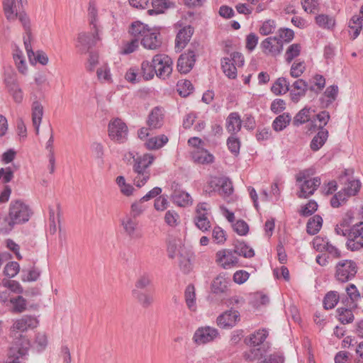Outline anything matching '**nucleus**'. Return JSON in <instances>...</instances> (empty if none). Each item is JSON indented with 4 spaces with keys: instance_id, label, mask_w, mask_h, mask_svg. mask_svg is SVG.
<instances>
[{
    "instance_id": "obj_1",
    "label": "nucleus",
    "mask_w": 363,
    "mask_h": 363,
    "mask_svg": "<svg viewBox=\"0 0 363 363\" xmlns=\"http://www.w3.org/2000/svg\"><path fill=\"white\" fill-rule=\"evenodd\" d=\"M32 214L30 207L21 199L13 200L10 203L9 216L4 220L8 226L1 228L4 233L11 231L15 225L26 223Z\"/></svg>"
},
{
    "instance_id": "obj_2",
    "label": "nucleus",
    "mask_w": 363,
    "mask_h": 363,
    "mask_svg": "<svg viewBox=\"0 0 363 363\" xmlns=\"http://www.w3.org/2000/svg\"><path fill=\"white\" fill-rule=\"evenodd\" d=\"M155 157L151 154H144L140 156L133 157V182L140 188L144 186L150 177L149 167L152 164Z\"/></svg>"
},
{
    "instance_id": "obj_3",
    "label": "nucleus",
    "mask_w": 363,
    "mask_h": 363,
    "mask_svg": "<svg viewBox=\"0 0 363 363\" xmlns=\"http://www.w3.org/2000/svg\"><path fill=\"white\" fill-rule=\"evenodd\" d=\"M30 348L29 340L22 335H19L11 342L8 351V359L6 363H21L23 359L27 355Z\"/></svg>"
},
{
    "instance_id": "obj_4",
    "label": "nucleus",
    "mask_w": 363,
    "mask_h": 363,
    "mask_svg": "<svg viewBox=\"0 0 363 363\" xmlns=\"http://www.w3.org/2000/svg\"><path fill=\"white\" fill-rule=\"evenodd\" d=\"M108 133L110 139L116 143H124L128 140V128L126 123L119 118L110 121L108 125Z\"/></svg>"
},
{
    "instance_id": "obj_5",
    "label": "nucleus",
    "mask_w": 363,
    "mask_h": 363,
    "mask_svg": "<svg viewBox=\"0 0 363 363\" xmlns=\"http://www.w3.org/2000/svg\"><path fill=\"white\" fill-rule=\"evenodd\" d=\"M296 182L298 183L299 191L296 195L300 199H306L314 194L321 184L318 177L312 179H306L304 174H299L296 177Z\"/></svg>"
},
{
    "instance_id": "obj_6",
    "label": "nucleus",
    "mask_w": 363,
    "mask_h": 363,
    "mask_svg": "<svg viewBox=\"0 0 363 363\" xmlns=\"http://www.w3.org/2000/svg\"><path fill=\"white\" fill-rule=\"evenodd\" d=\"M335 269L337 280L345 283L350 281L355 277L357 272V266L352 260L344 259L337 262Z\"/></svg>"
},
{
    "instance_id": "obj_7",
    "label": "nucleus",
    "mask_w": 363,
    "mask_h": 363,
    "mask_svg": "<svg viewBox=\"0 0 363 363\" xmlns=\"http://www.w3.org/2000/svg\"><path fill=\"white\" fill-rule=\"evenodd\" d=\"M220 337V333L217 328L206 325L196 330L192 340L195 344L203 345L213 342Z\"/></svg>"
},
{
    "instance_id": "obj_8",
    "label": "nucleus",
    "mask_w": 363,
    "mask_h": 363,
    "mask_svg": "<svg viewBox=\"0 0 363 363\" xmlns=\"http://www.w3.org/2000/svg\"><path fill=\"white\" fill-rule=\"evenodd\" d=\"M152 62L156 70V74L160 78L165 79L172 72V60L165 54L155 55Z\"/></svg>"
},
{
    "instance_id": "obj_9",
    "label": "nucleus",
    "mask_w": 363,
    "mask_h": 363,
    "mask_svg": "<svg viewBox=\"0 0 363 363\" xmlns=\"http://www.w3.org/2000/svg\"><path fill=\"white\" fill-rule=\"evenodd\" d=\"M216 262L225 269L239 267L238 257L234 250L223 249L216 253Z\"/></svg>"
},
{
    "instance_id": "obj_10",
    "label": "nucleus",
    "mask_w": 363,
    "mask_h": 363,
    "mask_svg": "<svg viewBox=\"0 0 363 363\" xmlns=\"http://www.w3.org/2000/svg\"><path fill=\"white\" fill-rule=\"evenodd\" d=\"M121 223L125 233L130 239H140L143 233L139 229V222L136 217L127 215L121 220Z\"/></svg>"
},
{
    "instance_id": "obj_11",
    "label": "nucleus",
    "mask_w": 363,
    "mask_h": 363,
    "mask_svg": "<svg viewBox=\"0 0 363 363\" xmlns=\"http://www.w3.org/2000/svg\"><path fill=\"white\" fill-rule=\"evenodd\" d=\"M246 359L254 361L257 359H261L257 363H284V357L279 353H273L269 355L262 357L259 348L251 349L245 354Z\"/></svg>"
},
{
    "instance_id": "obj_12",
    "label": "nucleus",
    "mask_w": 363,
    "mask_h": 363,
    "mask_svg": "<svg viewBox=\"0 0 363 363\" xmlns=\"http://www.w3.org/2000/svg\"><path fill=\"white\" fill-rule=\"evenodd\" d=\"M240 313L233 308L228 310L216 318V324L223 329H231L240 321Z\"/></svg>"
},
{
    "instance_id": "obj_13",
    "label": "nucleus",
    "mask_w": 363,
    "mask_h": 363,
    "mask_svg": "<svg viewBox=\"0 0 363 363\" xmlns=\"http://www.w3.org/2000/svg\"><path fill=\"white\" fill-rule=\"evenodd\" d=\"M206 206V203H199L196 208V216L194 218L195 225L203 232L208 230L211 228Z\"/></svg>"
},
{
    "instance_id": "obj_14",
    "label": "nucleus",
    "mask_w": 363,
    "mask_h": 363,
    "mask_svg": "<svg viewBox=\"0 0 363 363\" xmlns=\"http://www.w3.org/2000/svg\"><path fill=\"white\" fill-rule=\"evenodd\" d=\"M38 320L31 315H24L22 318L17 319L14 321L11 332H21L23 333L29 329H34L38 325Z\"/></svg>"
},
{
    "instance_id": "obj_15",
    "label": "nucleus",
    "mask_w": 363,
    "mask_h": 363,
    "mask_svg": "<svg viewBox=\"0 0 363 363\" xmlns=\"http://www.w3.org/2000/svg\"><path fill=\"white\" fill-rule=\"evenodd\" d=\"M196 62V54L194 50H188L187 52L182 54L177 61V69L180 73L187 74L192 68Z\"/></svg>"
},
{
    "instance_id": "obj_16",
    "label": "nucleus",
    "mask_w": 363,
    "mask_h": 363,
    "mask_svg": "<svg viewBox=\"0 0 363 363\" xmlns=\"http://www.w3.org/2000/svg\"><path fill=\"white\" fill-rule=\"evenodd\" d=\"M260 46L265 54L274 56L279 55L283 50V43L277 36L267 38Z\"/></svg>"
},
{
    "instance_id": "obj_17",
    "label": "nucleus",
    "mask_w": 363,
    "mask_h": 363,
    "mask_svg": "<svg viewBox=\"0 0 363 363\" xmlns=\"http://www.w3.org/2000/svg\"><path fill=\"white\" fill-rule=\"evenodd\" d=\"M96 30L94 33H81L79 34L77 42V48L82 52H86L93 47L98 40Z\"/></svg>"
},
{
    "instance_id": "obj_18",
    "label": "nucleus",
    "mask_w": 363,
    "mask_h": 363,
    "mask_svg": "<svg viewBox=\"0 0 363 363\" xmlns=\"http://www.w3.org/2000/svg\"><path fill=\"white\" fill-rule=\"evenodd\" d=\"M141 45L147 50H157L162 45L160 30L153 28L146 37L142 38Z\"/></svg>"
},
{
    "instance_id": "obj_19",
    "label": "nucleus",
    "mask_w": 363,
    "mask_h": 363,
    "mask_svg": "<svg viewBox=\"0 0 363 363\" xmlns=\"http://www.w3.org/2000/svg\"><path fill=\"white\" fill-rule=\"evenodd\" d=\"M23 1L20 3L19 0H4L3 8L5 16L9 21H15L19 11L20 6H22Z\"/></svg>"
},
{
    "instance_id": "obj_20",
    "label": "nucleus",
    "mask_w": 363,
    "mask_h": 363,
    "mask_svg": "<svg viewBox=\"0 0 363 363\" xmlns=\"http://www.w3.org/2000/svg\"><path fill=\"white\" fill-rule=\"evenodd\" d=\"M242 128V120L238 112L230 113L225 120V128L230 135H237Z\"/></svg>"
},
{
    "instance_id": "obj_21",
    "label": "nucleus",
    "mask_w": 363,
    "mask_h": 363,
    "mask_svg": "<svg viewBox=\"0 0 363 363\" xmlns=\"http://www.w3.org/2000/svg\"><path fill=\"white\" fill-rule=\"evenodd\" d=\"M194 33V29L191 26H185L178 32L175 39V48L177 50L180 51L187 45L189 42Z\"/></svg>"
},
{
    "instance_id": "obj_22",
    "label": "nucleus",
    "mask_w": 363,
    "mask_h": 363,
    "mask_svg": "<svg viewBox=\"0 0 363 363\" xmlns=\"http://www.w3.org/2000/svg\"><path fill=\"white\" fill-rule=\"evenodd\" d=\"M308 89V84L303 79H299L295 81L290 90V96L292 101L297 103L301 98L306 95Z\"/></svg>"
},
{
    "instance_id": "obj_23",
    "label": "nucleus",
    "mask_w": 363,
    "mask_h": 363,
    "mask_svg": "<svg viewBox=\"0 0 363 363\" xmlns=\"http://www.w3.org/2000/svg\"><path fill=\"white\" fill-rule=\"evenodd\" d=\"M210 184L211 186H218V191L221 196H228L233 191L232 182L227 177L214 178Z\"/></svg>"
},
{
    "instance_id": "obj_24",
    "label": "nucleus",
    "mask_w": 363,
    "mask_h": 363,
    "mask_svg": "<svg viewBox=\"0 0 363 363\" xmlns=\"http://www.w3.org/2000/svg\"><path fill=\"white\" fill-rule=\"evenodd\" d=\"M338 95V86L331 85L326 88L319 101L322 108L329 107L337 99Z\"/></svg>"
},
{
    "instance_id": "obj_25",
    "label": "nucleus",
    "mask_w": 363,
    "mask_h": 363,
    "mask_svg": "<svg viewBox=\"0 0 363 363\" xmlns=\"http://www.w3.org/2000/svg\"><path fill=\"white\" fill-rule=\"evenodd\" d=\"M191 155L194 162L198 164H208L214 161V156L205 148L192 150Z\"/></svg>"
},
{
    "instance_id": "obj_26",
    "label": "nucleus",
    "mask_w": 363,
    "mask_h": 363,
    "mask_svg": "<svg viewBox=\"0 0 363 363\" xmlns=\"http://www.w3.org/2000/svg\"><path fill=\"white\" fill-rule=\"evenodd\" d=\"M24 45L26 50L27 52V55L28 59L31 63L34 62H38L43 65H45L48 62V56L43 51H38L36 55H35L34 52L32 50L30 42L28 41L26 38H24Z\"/></svg>"
},
{
    "instance_id": "obj_27",
    "label": "nucleus",
    "mask_w": 363,
    "mask_h": 363,
    "mask_svg": "<svg viewBox=\"0 0 363 363\" xmlns=\"http://www.w3.org/2000/svg\"><path fill=\"white\" fill-rule=\"evenodd\" d=\"M152 28H150L140 21H135L132 23L129 33L135 39H138V41L140 40L141 41L142 38L146 37V35H147Z\"/></svg>"
},
{
    "instance_id": "obj_28",
    "label": "nucleus",
    "mask_w": 363,
    "mask_h": 363,
    "mask_svg": "<svg viewBox=\"0 0 363 363\" xmlns=\"http://www.w3.org/2000/svg\"><path fill=\"white\" fill-rule=\"evenodd\" d=\"M164 123L162 111L158 108H154L148 116L147 125L150 130L160 128Z\"/></svg>"
},
{
    "instance_id": "obj_29",
    "label": "nucleus",
    "mask_w": 363,
    "mask_h": 363,
    "mask_svg": "<svg viewBox=\"0 0 363 363\" xmlns=\"http://www.w3.org/2000/svg\"><path fill=\"white\" fill-rule=\"evenodd\" d=\"M131 295L133 298L144 308L150 307L154 302L152 295L146 291L132 289Z\"/></svg>"
},
{
    "instance_id": "obj_30",
    "label": "nucleus",
    "mask_w": 363,
    "mask_h": 363,
    "mask_svg": "<svg viewBox=\"0 0 363 363\" xmlns=\"http://www.w3.org/2000/svg\"><path fill=\"white\" fill-rule=\"evenodd\" d=\"M329 136V133L326 129L318 130L316 135L313 138L310 143L311 149L316 152L319 150L325 143Z\"/></svg>"
},
{
    "instance_id": "obj_31",
    "label": "nucleus",
    "mask_w": 363,
    "mask_h": 363,
    "mask_svg": "<svg viewBox=\"0 0 363 363\" xmlns=\"http://www.w3.org/2000/svg\"><path fill=\"white\" fill-rule=\"evenodd\" d=\"M43 115V108L42 105L38 101L33 102L32 107V121L37 135L39 134Z\"/></svg>"
},
{
    "instance_id": "obj_32",
    "label": "nucleus",
    "mask_w": 363,
    "mask_h": 363,
    "mask_svg": "<svg viewBox=\"0 0 363 363\" xmlns=\"http://www.w3.org/2000/svg\"><path fill=\"white\" fill-rule=\"evenodd\" d=\"M172 201L181 207L191 206L193 203V199L190 194L184 191H174L172 194Z\"/></svg>"
},
{
    "instance_id": "obj_33",
    "label": "nucleus",
    "mask_w": 363,
    "mask_h": 363,
    "mask_svg": "<svg viewBox=\"0 0 363 363\" xmlns=\"http://www.w3.org/2000/svg\"><path fill=\"white\" fill-rule=\"evenodd\" d=\"M185 302L187 308L193 312L196 311V300L195 287L193 284H189L184 291Z\"/></svg>"
},
{
    "instance_id": "obj_34",
    "label": "nucleus",
    "mask_w": 363,
    "mask_h": 363,
    "mask_svg": "<svg viewBox=\"0 0 363 363\" xmlns=\"http://www.w3.org/2000/svg\"><path fill=\"white\" fill-rule=\"evenodd\" d=\"M315 21L318 27L325 30H333L335 25V18L326 14H319L316 16Z\"/></svg>"
},
{
    "instance_id": "obj_35",
    "label": "nucleus",
    "mask_w": 363,
    "mask_h": 363,
    "mask_svg": "<svg viewBox=\"0 0 363 363\" xmlns=\"http://www.w3.org/2000/svg\"><path fill=\"white\" fill-rule=\"evenodd\" d=\"M221 67L223 72L230 79L237 77V68L229 57H224L221 60Z\"/></svg>"
},
{
    "instance_id": "obj_36",
    "label": "nucleus",
    "mask_w": 363,
    "mask_h": 363,
    "mask_svg": "<svg viewBox=\"0 0 363 363\" xmlns=\"http://www.w3.org/2000/svg\"><path fill=\"white\" fill-rule=\"evenodd\" d=\"M346 292L350 299V301H348L347 306L351 308H357V301L361 298V295L356 286L353 284H349L346 287Z\"/></svg>"
},
{
    "instance_id": "obj_37",
    "label": "nucleus",
    "mask_w": 363,
    "mask_h": 363,
    "mask_svg": "<svg viewBox=\"0 0 363 363\" xmlns=\"http://www.w3.org/2000/svg\"><path fill=\"white\" fill-rule=\"evenodd\" d=\"M275 95H281L290 90L289 82L284 77L278 78L271 87Z\"/></svg>"
},
{
    "instance_id": "obj_38",
    "label": "nucleus",
    "mask_w": 363,
    "mask_h": 363,
    "mask_svg": "<svg viewBox=\"0 0 363 363\" xmlns=\"http://www.w3.org/2000/svg\"><path fill=\"white\" fill-rule=\"evenodd\" d=\"M228 283V279L223 276H217L211 284L212 292L217 294L224 293L227 290Z\"/></svg>"
},
{
    "instance_id": "obj_39",
    "label": "nucleus",
    "mask_w": 363,
    "mask_h": 363,
    "mask_svg": "<svg viewBox=\"0 0 363 363\" xmlns=\"http://www.w3.org/2000/svg\"><path fill=\"white\" fill-rule=\"evenodd\" d=\"M291 117L289 113H284L277 116L272 123L273 129L279 132L283 130L291 122Z\"/></svg>"
},
{
    "instance_id": "obj_40",
    "label": "nucleus",
    "mask_w": 363,
    "mask_h": 363,
    "mask_svg": "<svg viewBox=\"0 0 363 363\" xmlns=\"http://www.w3.org/2000/svg\"><path fill=\"white\" fill-rule=\"evenodd\" d=\"M152 5L153 9L148 11L150 15L163 13L167 9L173 6L174 4L169 0H152Z\"/></svg>"
},
{
    "instance_id": "obj_41",
    "label": "nucleus",
    "mask_w": 363,
    "mask_h": 363,
    "mask_svg": "<svg viewBox=\"0 0 363 363\" xmlns=\"http://www.w3.org/2000/svg\"><path fill=\"white\" fill-rule=\"evenodd\" d=\"M323 219L318 216L315 215L311 218L306 225V231L310 235H315L319 232L322 227Z\"/></svg>"
},
{
    "instance_id": "obj_42",
    "label": "nucleus",
    "mask_w": 363,
    "mask_h": 363,
    "mask_svg": "<svg viewBox=\"0 0 363 363\" xmlns=\"http://www.w3.org/2000/svg\"><path fill=\"white\" fill-rule=\"evenodd\" d=\"M168 142V138L165 135L149 138L145 145L149 150H156L163 147Z\"/></svg>"
},
{
    "instance_id": "obj_43",
    "label": "nucleus",
    "mask_w": 363,
    "mask_h": 363,
    "mask_svg": "<svg viewBox=\"0 0 363 363\" xmlns=\"http://www.w3.org/2000/svg\"><path fill=\"white\" fill-rule=\"evenodd\" d=\"M9 303L12 305L11 311L15 313H21L26 310L27 301L21 296L12 297L9 299Z\"/></svg>"
},
{
    "instance_id": "obj_44",
    "label": "nucleus",
    "mask_w": 363,
    "mask_h": 363,
    "mask_svg": "<svg viewBox=\"0 0 363 363\" xmlns=\"http://www.w3.org/2000/svg\"><path fill=\"white\" fill-rule=\"evenodd\" d=\"M6 86L13 100L16 103H21L23 99V94L18 84L16 81L7 82Z\"/></svg>"
},
{
    "instance_id": "obj_45",
    "label": "nucleus",
    "mask_w": 363,
    "mask_h": 363,
    "mask_svg": "<svg viewBox=\"0 0 363 363\" xmlns=\"http://www.w3.org/2000/svg\"><path fill=\"white\" fill-rule=\"evenodd\" d=\"M98 79L103 83L111 84L113 82L111 69L108 65L101 66L96 71Z\"/></svg>"
},
{
    "instance_id": "obj_46",
    "label": "nucleus",
    "mask_w": 363,
    "mask_h": 363,
    "mask_svg": "<svg viewBox=\"0 0 363 363\" xmlns=\"http://www.w3.org/2000/svg\"><path fill=\"white\" fill-rule=\"evenodd\" d=\"M48 345V336L45 333H38L33 342V348L38 352L44 351Z\"/></svg>"
},
{
    "instance_id": "obj_47",
    "label": "nucleus",
    "mask_w": 363,
    "mask_h": 363,
    "mask_svg": "<svg viewBox=\"0 0 363 363\" xmlns=\"http://www.w3.org/2000/svg\"><path fill=\"white\" fill-rule=\"evenodd\" d=\"M234 251L237 255L243 256L245 258H251L255 255L253 249L244 242H238L235 245Z\"/></svg>"
},
{
    "instance_id": "obj_48",
    "label": "nucleus",
    "mask_w": 363,
    "mask_h": 363,
    "mask_svg": "<svg viewBox=\"0 0 363 363\" xmlns=\"http://www.w3.org/2000/svg\"><path fill=\"white\" fill-rule=\"evenodd\" d=\"M310 112L311 108L304 107L302 108L294 118V125L299 126L300 125L308 122L311 118Z\"/></svg>"
},
{
    "instance_id": "obj_49",
    "label": "nucleus",
    "mask_w": 363,
    "mask_h": 363,
    "mask_svg": "<svg viewBox=\"0 0 363 363\" xmlns=\"http://www.w3.org/2000/svg\"><path fill=\"white\" fill-rule=\"evenodd\" d=\"M141 77L145 80H150L153 78L156 70L153 67V63H150L149 61H143L141 64Z\"/></svg>"
},
{
    "instance_id": "obj_50",
    "label": "nucleus",
    "mask_w": 363,
    "mask_h": 363,
    "mask_svg": "<svg viewBox=\"0 0 363 363\" xmlns=\"http://www.w3.org/2000/svg\"><path fill=\"white\" fill-rule=\"evenodd\" d=\"M362 18L360 16H354L350 21L349 28L352 30V34H350L351 38L354 40L360 33L362 28Z\"/></svg>"
},
{
    "instance_id": "obj_51",
    "label": "nucleus",
    "mask_w": 363,
    "mask_h": 363,
    "mask_svg": "<svg viewBox=\"0 0 363 363\" xmlns=\"http://www.w3.org/2000/svg\"><path fill=\"white\" fill-rule=\"evenodd\" d=\"M351 309V308H338L337 309L338 319L342 323L347 324L353 321L354 315Z\"/></svg>"
},
{
    "instance_id": "obj_52",
    "label": "nucleus",
    "mask_w": 363,
    "mask_h": 363,
    "mask_svg": "<svg viewBox=\"0 0 363 363\" xmlns=\"http://www.w3.org/2000/svg\"><path fill=\"white\" fill-rule=\"evenodd\" d=\"M339 294L337 291L328 292L323 300V305L325 309L333 308L339 301Z\"/></svg>"
},
{
    "instance_id": "obj_53",
    "label": "nucleus",
    "mask_w": 363,
    "mask_h": 363,
    "mask_svg": "<svg viewBox=\"0 0 363 363\" xmlns=\"http://www.w3.org/2000/svg\"><path fill=\"white\" fill-rule=\"evenodd\" d=\"M177 86L179 95L184 97L189 96L194 89L191 82L189 80L179 81Z\"/></svg>"
},
{
    "instance_id": "obj_54",
    "label": "nucleus",
    "mask_w": 363,
    "mask_h": 363,
    "mask_svg": "<svg viewBox=\"0 0 363 363\" xmlns=\"http://www.w3.org/2000/svg\"><path fill=\"white\" fill-rule=\"evenodd\" d=\"M268 333L266 330H259L250 337V345L255 347L261 345L266 340Z\"/></svg>"
},
{
    "instance_id": "obj_55",
    "label": "nucleus",
    "mask_w": 363,
    "mask_h": 363,
    "mask_svg": "<svg viewBox=\"0 0 363 363\" xmlns=\"http://www.w3.org/2000/svg\"><path fill=\"white\" fill-rule=\"evenodd\" d=\"M20 22L21 23L25 32H26V36L23 37L26 38L28 41L30 42V38H31V30H30V21L27 16V14L24 12H20L17 17Z\"/></svg>"
},
{
    "instance_id": "obj_56",
    "label": "nucleus",
    "mask_w": 363,
    "mask_h": 363,
    "mask_svg": "<svg viewBox=\"0 0 363 363\" xmlns=\"http://www.w3.org/2000/svg\"><path fill=\"white\" fill-rule=\"evenodd\" d=\"M277 28L275 21L268 19L262 22L259 27V32L262 35H268L274 32Z\"/></svg>"
},
{
    "instance_id": "obj_57",
    "label": "nucleus",
    "mask_w": 363,
    "mask_h": 363,
    "mask_svg": "<svg viewBox=\"0 0 363 363\" xmlns=\"http://www.w3.org/2000/svg\"><path fill=\"white\" fill-rule=\"evenodd\" d=\"M125 79L131 84L138 83L141 79V73L138 68L130 67L126 71Z\"/></svg>"
},
{
    "instance_id": "obj_58",
    "label": "nucleus",
    "mask_w": 363,
    "mask_h": 363,
    "mask_svg": "<svg viewBox=\"0 0 363 363\" xmlns=\"http://www.w3.org/2000/svg\"><path fill=\"white\" fill-rule=\"evenodd\" d=\"M151 276L147 273H144L139 276L135 283L133 289L142 291L151 284Z\"/></svg>"
},
{
    "instance_id": "obj_59",
    "label": "nucleus",
    "mask_w": 363,
    "mask_h": 363,
    "mask_svg": "<svg viewBox=\"0 0 363 363\" xmlns=\"http://www.w3.org/2000/svg\"><path fill=\"white\" fill-rule=\"evenodd\" d=\"M301 52V45L298 43L291 45L286 50L285 57L286 61L290 63L295 57H298Z\"/></svg>"
},
{
    "instance_id": "obj_60",
    "label": "nucleus",
    "mask_w": 363,
    "mask_h": 363,
    "mask_svg": "<svg viewBox=\"0 0 363 363\" xmlns=\"http://www.w3.org/2000/svg\"><path fill=\"white\" fill-rule=\"evenodd\" d=\"M312 80L313 85L309 88L311 91H315L318 93L323 90L325 86V79L323 75L315 74L313 77Z\"/></svg>"
},
{
    "instance_id": "obj_61",
    "label": "nucleus",
    "mask_w": 363,
    "mask_h": 363,
    "mask_svg": "<svg viewBox=\"0 0 363 363\" xmlns=\"http://www.w3.org/2000/svg\"><path fill=\"white\" fill-rule=\"evenodd\" d=\"M236 135H230L227 140V145L229 150L235 155L239 153L240 148V142Z\"/></svg>"
},
{
    "instance_id": "obj_62",
    "label": "nucleus",
    "mask_w": 363,
    "mask_h": 363,
    "mask_svg": "<svg viewBox=\"0 0 363 363\" xmlns=\"http://www.w3.org/2000/svg\"><path fill=\"white\" fill-rule=\"evenodd\" d=\"M20 270V266L16 262H10L4 267V273L10 278L14 277Z\"/></svg>"
},
{
    "instance_id": "obj_63",
    "label": "nucleus",
    "mask_w": 363,
    "mask_h": 363,
    "mask_svg": "<svg viewBox=\"0 0 363 363\" xmlns=\"http://www.w3.org/2000/svg\"><path fill=\"white\" fill-rule=\"evenodd\" d=\"M233 230L239 235H246L249 232V225L243 220H238L233 225Z\"/></svg>"
},
{
    "instance_id": "obj_64",
    "label": "nucleus",
    "mask_w": 363,
    "mask_h": 363,
    "mask_svg": "<svg viewBox=\"0 0 363 363\" xmlns=\"http://www.w3.org/2000/svg\"><path fill=\"white\" fill-rule=\"evenodd\" d=\"M361 184L359 180L352 179L350 180L345 188V191H347L348 196L355 195L360 189Z\"/></svg>"
}]
</instances>
